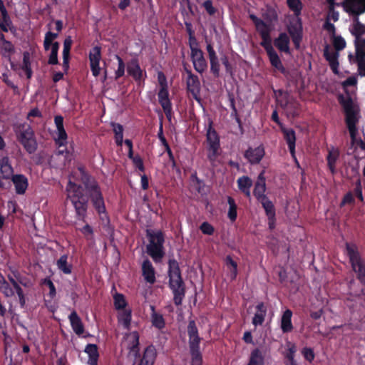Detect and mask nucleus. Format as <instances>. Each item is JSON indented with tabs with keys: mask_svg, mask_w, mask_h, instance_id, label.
I'll use <instances>...</instances> for the list:
<instances>
[{
	"mask_svg": "<svg viewBox=\"0 0 365 365\" xmlns=\"http://www.w3.org/2000/svg\"><path fill=\"white\" fill-rule=\"evenodd\" d=\"M200 230L203 234L207 235H212L215 232L214 227L207 222H202L200 226Z\"/></svg>",
	"mask_w": 365,
	"mask_h": 365,
	"instance_id": "bf43d9fd",
	"label": "nucleus"
},
{
	"mask_svg": "<svg viewBox=\"0 0 365 365\" xmlns=\"http://www.w3.org/2000/svg\"><path fill=\"white\" fill-rule=\"evenodd\" d=\"M41 284L47 286L48 287L49 292H48V295L51 299H53L56 297V289L54 284L53 283V282L51 281V279L49 277H46V278L43 279L41 282Z\"/></svg>",
	"mask_w": 365,
	"mask_h": 365,
	"instance_id": "8fccbe9b",
	"label": "nucleus"
},
{
	"mask_svg": "<svg viewBox=\"0 0 365 365\" xmlns=\"http://www.w3.org/2000/svg\"><path fill=\"white\" fill-rule=\"evenodd\" d=\"M265 155L264 148L262 145L257 148H248L245 152L244 156L252 165L259 164Z\"/></svg>",
	"mask_w": 365,
	"mask_h": 365,
	"instance_id": "aec40b11",
	"label": "nucleus"
},
{
	"mask_svg": "<svg viewBox=\"0 0 365 365\" xmlns=\"http://www.w3.org/2000/svg\"><path fill=\"white\" fill-rule=\"evenodd\" d=\"M323 29L328 31V33L331 36H334L336 34V28L335 26L329 21V19H326Z\"/></svg>",
	"mask_w": 365,
	"mask_h": 365,
	"instance_id": "0e129e2a",
	"label": "nucleus"
},
{
	"mask_svg": "<svg viewBox=\"0 0 365 365\" xmlns=\"http://www.w3.org/2000/svg\"><path fill=\"white\" fill-rule=\"evenodd\" d=\"M186 86L187 91L191 93L192 98L200 102V82L198 76L192 71H187Z\"/></svg>",
	"mask_w": 365,
	"mask_h": 365,
	"instance_id": "2eb2a0df",
	"label": "nucleus"
},
{
	"mask_svg": "<svg viewBox=\"0 0 365 365\" xmlns=\"http://www.w3.org/2000/svg\"><path fill=\"white\" fill-rule=\"evenodd\" d=\"M264 210L267 217L276 215V210L273 202L269 199L268 197H264L263 199L258 200Z\"/></svg>",
	"mask_w": 365,
	"mask_h": 365,
	"instance_id": "58836bf2",
	"label": "nucleus"
},
{
	"mask_svg": "<svg viewBox=\"0 0 365 365\" xmlns=\"http://www.w3.org/2000/svg\"><path fill=\"white\" fill-rule=\"evenodd\" d=\"M187 334L189 336V349L191 357L202 356L200 350L201 338L194 320H190L187 325Z\"/></svg>",
	"mask_w": 365,
	"mask_h": 365,
	"instance_id": "9b49d317",
	"label": "nucleus"
},
{
	"mask_svg": "<svg viewBox=\"0 0 365 365\" xmlns=\"http://www.w3.org/2000/svg\"><path fill=\"white\" fill-rule=\"evenodd\" d=\"M84 351L88 356V364L89 365H97L99 357L98 346L94 344H88L86 346Z\"/></svg>",
	"mask_w": 365,
	"mask_h": 365,
	"instance_id": "7c9ffc66",
	"label": "nucleus"
},
{
	"mask_svg": "<svg viewBox=\"0 0 365 365\" xmlns=\"http://www.w3.org/2000/svg\"><path fill=\"white\" fill-rule=\"evenodd\" d=\"M339 158V151L338 149H332L329 151L327 156V165L332 174L336 173V163Z\"/></svg>",
	"mask_w": 365,
	"mask_h": 365,
	"instance_id": "e433bc0d",
	"label": "nucleus"
},
{
	"mask_svg": "<svg viewBox=\"0 0 365 365\" xmlns=\"http://www.w3.org/2000/svg\"><path fill=\"white\" fill-rule=\"evenodd\" d=\"M68 255L64 254L60 257L56 263L57 268L65 274H71L73 269V265L68 262Z\"/></svg>",
	"mask_w": 365,
	"mask_h": 365,
	"instance_id": "473e14b6",
	"label": "nucleus"
},
{
	"mask_svg": "<svg viewBox=\"0 0 365 365\" xmlns=\"http://www.w3.org/2000/svg\"><path fill=\"white\" fill-rule=\"evenodd\" d=\"M67 198L73 205L78 220L86 222L88 210V198L83 194V188L75 182H68L66 187Z\"/></svg>",
	"mask_w": 365,
	"mask_h": 365,
	"instance_id": "39448f33",
	"label": "nucleus"
},
{
	"mask_svg": "<svg viewBox=\"0 0 365 365\" xmlns=\"http://www.w3.org/2000/svg\"><path fill=\"white\" fill-rule=\"evenodd\" d=\"M190 180L192 182V185L195 187V188L197 190V192H200L202 187L204 186V184L202 180L197 177L196 171H195L190 175Z\"/></svg>",
	"mask_w": 365,
	"mask_h": 365,
	"instance_id": "6e6d98bb",
	"label": "nucleus"
},
{
	"mask_svg": "<svg viewBox=\"0 0 365 365\" xmlns=\"http://www.w3.org/2000/svg\"><path fill=\"white\" fill-rule=\"evenodd\" d=\"M287 32L290 36L294 48L298 50L303 38L302 21L300 17L292 19L287 26Z\"/></svg>",
	"mask_w": 365,
	"mask_h": 365,
	"instance_id": "f8f14e48",
	"label": "nucleus"
},
{
	"mask_svg": "<svg viewBox=\"0 0 365 365\" xmlns=\"http://www.w3.org/2000/svg\"><path fill=\"white\" fill-rule=\"evenodd\" d=\"M266 190V183L255 182L253 194L257 200H262L264 197H267L264 192Z\"/></svg>",
	"mask_w": 365,
	"mask_h": 365,
	"instance_id": "de8ad7c7",
	"label": "nucleus"
},
{
	"mask_svg": "<svg viewBox=\"0 0 365 365\" xmlns=\"http://www.w3.org/2000/svg\"><path fill=\"white\" fill-rule=\"evenodd\" d=\"M113 304L116 310L125 309L128 305L125 296L123 294L118 292L113 295Z\"/></svg>",
	"mask_w": 365,
	"mask_h": 365,
	"instance_id": "79ce46f5",
	"label": "nucleus"
},
{
	"mask_svg": "<svg viewBox=\"0 0 365 365\" xmlns=\"http://www.w3.org/2000/svg\"><path fill=\"white\" fill-rule=\"evenodd\" d=\"M57 137L54 138L55 144L58 147H65L67 145L68 135L65 129L58 130L56 132Z\"/></svg>",
	"mask_w": 365,
	"mask_h": 365,
	"instance_id": "a18cd8bd",
	"label": "nucleus"
},
{
	"mask_svg": "<svg viewBox=\"0 0 365 365\" xmlns=\"http://www.w3.org/2000/svg\"><path fill=\"white\" fill-rule=\"evenodd\" d=\"M50 48L51 53L49 55L48 63L50 65H57L58 63V53L59 50V43L55 41Z\"/></svg>",
	"mask_w": 365,
	"mask_h": 365,
	"instance_id": "37998d69",
	"label": "nucleus"
},
{
	"mask_svg": "<svg viewBox=\"0 0 365 365\" xmlns=\"http://www.w3.org/2000/svg\"><path fill=\"white\" fill-rule=\"evenodd\" d=\"M346 252L353 270L357 273L358 279L365 284V264L362 261L356 245L346 243Z\"/></svg>",
	"mask_w": 365,
	"mask_h": 365,
	"instance_id": "6e6552de",
	"label": "nucleus"
},
{
	"mask_svg": "<svg viewBox=\"0 0 365 365\" xmlns=\"http://www.w3.org/2000/svg\"><path fill=\"white\" fill-rule=\"evenodd\" d=\"M324 56L329 62V66L334 74H339V52L330 51L329 46H326L324 49Z\"/></svg>",
	"mask_w": 365,
	"mask_h": 365,
	"instance_id": "4be33fe9",
	"label": "nucleus"
},
{
	"mask_svg": "<svg viewBox=\"0 0 365 365\" xmlns=\"http://www.w3.org/2000/svg\"><path fill=\"white\" fill-rule=\"evenodd\" d=\"M356 50V58L358 63V69L361 76H365V50Z\"/></svg>",
	"mask_w": 365,
	"mask_h": 365,
	"instance_id": "ea45409f",
	"label": "nucleus"
},
{
	"mask_svg": "<svg viewBox=\"0 0 365 365\" xmlns=\"http://www.w3.org/2000/svg\"><path fill=\"white\" fill-rule=\"evenodd\" d=\"M287 4L296 18L300 17L303 9V4L300 0H287Z\"/></svg>",
	"mask_w": 365,
	"mask_h": 365,
	"instance_id": "a19ab883",
	"label": "nucleus"
},
{
	"mask_svg": "<svg viewBox=\"0 0 365 365\" xmlns=\"http://www.w3.org/2000/svg\"><path fill=\"white\" fill-rule=\"evenodd\" d=\"M127 73L138 83L144 81L146 77V72L141 69L137 58H133L128 62Z\"/></svg>",
	"mask_w": 365,
	"mask_h": 365,
	"instance_id": "4468645a",
	"label": "nucleus"
},
{
	"mask_svg": "<svg viewBox=\"0 0 365 365\" xmlns=\"http://www.w3.org/2000/svg\"><path fill=\"white\" fill-rule=\"evenodd\" d=\"M132 162L136 168H138L141 172H144L145 167L143 160L139 155H135V157L133 158Z\"/></svg>",
	"mask_w": 365,
	"mask_h": 365,
	"instance_id": "e2e57ef3",
	"label": "nucleus"
},
{
	"mask_svg": "<svg viewBox=\"0 0 365 365\" xmlns=\"http://www.w3.org/2000/svg\"><path fill=\"white\" fill-rule=\"evenodd\" d=\"M12 25V21L11 20L10 16L2 18V21H1L0 29L4 31L7 32L9 31V28Z\"/></svg>",
	"mask_w": 365,
	"mask_h": 365,
	"instance_id": "69168bd1",
	"label": "nucleus"
},
{
	"mask_svg": "<svg viewBox=\"0 0 365 365\" xmlns=\"http://www.w3.org/2000/svg\"><path fill=\"white\" fill-rule=\"evenodd\" d=\"M190 58L195 70L197 73L202 74L207 68V63L204 56L203 51L200 48L192 49Z\"/></svg>",
	"mask_w": 365,
	"mask_h": 365,
	"instance_id": "dca6fc26",
	"label": "nucleus"
},
{
	"mask_svg": "<svg viewBox=\"0 0 365 365\" xmlns=\"http://www.w3.org/2000/svg\"><path fill=\"white\" fill-rule=\"evenodd\" d=\"M247 365H266L264 353L258 348L254 349L250 353Z\"/></svg>",
	"mask_w": 365,
	"mask_h": 365,
	"instance_id": "bb28decb",
	"label": "nucleus"
},
{
	"mask_svg": "<svg viewBox=\"0 0 365 365\" xmlns=\"http://www.w3.org/2000/svg\"><path fill=\"white\" fill-rule=\"evenodd\" d=\"M302 354L309 362H312L315 357L314 350L309 347H304L302 350Z\"/></svg>",
	"mask_w": 365,
	"mask_h": 365,
	"instance_id": "052dcab7",
	"label": "nucleus"
},
{
	"mask_svg": "<svg viewBox=\"0 0 365 365\" xmlns=\"http://www.w3.org/2000/svg\"><path fill=\"white\" fill-rule=\"evenodd\" d=\"M142 275L146 282L153 284L155 281V270L151 262L146 259L142 264Z\"/></svg>",
	"mask_w": 365,
	"mask_h": 365,
	"instance_id": "393cba45",
	"label": "nucleus"
},
{
	"mask_svg": "<svg viewBox=\"0 0 365 365\" xmlns=\"http://www.w3.org/2000/svg\"><path fill=\"white\" fill-rule=\"evenodd\" d=\"M16 138L25 150L33 154L37 149V141L33 128L26 123L21 124L16 131Z\"/></svg>",
	"mask_w": 365,
	"mask_h": 365,
	"instance_id": "0eeeda50",
	"label": "nucleus"
},
{
	"mask_svg": "<svg viewBox=\"0 0 365 365\" xmlns=\"http://www.w3.org/2000/svg\"><path fill=\"white\" fill-rule=\"evenodd\" d=\"M337 99L343 108L345 115V123L349 132L351 144L354 145L356 142L358 133L356 125L361 117L359 108L354 103L351 97L349 96H344L343 94H339Z\"/></svg>",
	"mask_w": 365,
	"mask_h": 365,
	"instance_id": "f03ea898",
	"label": "nucleus"
},
{
	"mask_svg": "<svg viewBox=\"0 0 365 365\" xmlns=\"http://www.w3.org/2000/svg\"><path fill=\"white\" fill-rule=\"evenodd\" d=\"M361 25L362 27L357 29L356 23L351 24L349 31L351 35L355 37V49L358 48L359 50H365V38L363 37V35L365 34V23L363 24L361 22Z\"/></svg>",
	"mask_w": 365,
	"mask_h": 365,
	"instance_id": "6ab92c4d",
	"label": "nucleus"
},
{
	"mask_svg": "<svg viewBox=\"0 0 365 365\" xmlns=\"http://www.w3.org/2000/svg\"><path fill=\"white\" fill-rule=\"evenodd\" d=\"M249 18L254 24L256 31L258 32L262 38L260 45L265 50L270 64L272 66L278 70L281 73L286 75L288 72L285 67L283 66L279 55L272 45V28L270 25L264 22L261 19L258 18L254 14H250L249 15Z\"/></svg>",
	"mask_w": 365,
	"mask_h": 365,
	"instance_id": "f257e3e1",
	"label": "nucleus"
},
{
	"mask_svg": "<svg viewBox=\"0 0 365 365\" xmlns=\"http://www.w3.org/2000/svg\"><path fill=\"white\" fill-rule=\"evenodd\" d=\"M7 279L11 283L14 292H16L18 296L21 307L24 308L26 305V297L22 288L20 286L21 284L20 283H18V282L15 280L14 277H11V274H7Z\"/></svg>",
	"mask_w": 365,
	"mask_h": 365,
	"instance_id": "cd10ccee",
	"label": "nucleus"
},
{
	"mask_svg": "<svg viewBox=\"0 0 365 365\" xmlns=\"http://www.w3.org/2000/svg\"><path fill=\"white\" fill-rule=\"evenodd\" d=\"M202 6L210 16H213L217 11V9L212 5V0L205 1Z\"/></svg>",
	"mask_w": 365,
	"mask_h": 365,
	"instance_id": "680f3d73",
	"label": "nucleus"
},
{
	"mask_svg": "<svg viewBox=\"0 0 365 365\" xmlns=\"http://www.w3.org/2000/svg\"><path fill=\"white\" fill-rule=\"evenodd\" d=\"M115 58L118 61V68L115 72V79H118L125 75V64L123 58L120 56L116 54L115 56Z\"/></svg>",
	"mask_w": 365,
	"mask_h": 365,
	"instance_id": "3c124183",
	"label": "nucleus"
},
{
	"mask_svg": "<svg viewBox=\"0 0 365 365\" xmlns=\"http://www.w3.org/2000/svg\"><path fill=\"white\" fill-rule=\"evenodd\" d=\"M73 44V40L71 36H66L63 41V57H69L71 46Z\"/></svg>",
	"mask_w": 365,
	"mask_h": 365,
	"instance_id": "5fc2aeb1",
	"label": "nucleus"
},
{
	"mask_svg": "<svg viewBox=\"0 0 365 365\" xmlns=\"http://www.w3.org/2000/svg\"><path fill=\"white\" fill-rule=\"evenodd\" d=\"M292 317V312L290 309L284 312L281 319V329L283 333L290 332L293 329Z\"/></svg>",
	"mask_w": 365,
	"mask_h": 365,
	"instance_id": "2f4dec72",
	"label": "nucleus"
},
{
	"mask_svg": "<svg viewBox=\"0 0 365 365\" xmlns=\"http://www.w3.org/2000/svg\"><path fill=\"white\" fill-rule=\"evenodd\" d=\"M158 101L161 106L172 104L169 98L168 88H160L158 93Z\"/></svg>",
	"mask_w": 365,
	"mask_h": 365,
	"instance_id": "49530a36",
	"label": "nucleus"
},
{
	"mask_svg": "<svg viewBox=\"0 0 365 365\" xmlns=\"http://www.w3.org/2000/svg\"><path fill=\"white\" fill-rule=\"evenodd\" d=\"M206 141L208 145L207 159L213 164L217 156L220 155L219 150L220 148V136L217 131L213 128V121L208 120V125L206 132Z\"/></svg>",
	"mask_w": 365,
	"mask_h": 365,
	"instance_id": "9d476101",
	"label": "nucleus"
},
{
	"mask_svg": "<svg viewBox=\"0 0 365 365\" xmlns=\"http://www.w3.org/2000/svg\"><path fill=\"white\" fill-rule=\"evenodd\" d=\"M146 235L149 240L147 245V252L155 262H160L165 255L163 244L165 242L164 234L162 231L146 230Z\"/></svg>",
	"mask_w": 365,
	"mask_h": 365,
	"instance_id": "423d86ee",
	"label": "nucleus"
},
{
	"mask_svg": "<svg viewBox=\"0 0 365 365\" xmlns=\"http://www.w3.org/2000/svg\"><path fill=\"white\" fill-rule=\"evenodd\" d=\"M237 187L239 190L247 197H250V189L252 186V180L248 176L243 175L240 177L237 180Z\"/></svg>",
	"mask_w": 365,
	"mask_h": 365,
	"instance_id": "c756f323",
	"label": "nucleus"
},
{
	"mask_svg": "<svg viewBox=\"0 0 365 365\" xmlns=\"http://www.w3.org/2000/svg\"><path fill=\"white\" fill-rule=\"evenodd\" d=\"M227 203L229 205L227 217L232 222H234L237 217V206L235 199L230 196L227 197Z\"/></svg>",
	"mask_w": 365,
	"mask_h": 365,
	"instance_id": "4c0bfd02",
	"label": "nucleus"
},
{
	"mask_svg": "<svg viewBox=\"0 0 365 365\" xmlns=\"http://www.w3.org/2000/svg\"><path fill=\"white\" fill-rule=\"evenodd\" d=\"M81 173V180L91 199V203L99 215L106 213L104 198L97 182L86 173L83 168H79Z\"/></svg>",
	"mask_w": 365,
	"mask_h": 365,
	"instance_id": "20e7f679",
	"label": "nucleus"
},
{
	"mask_svg": "<svg viewBox=\"0 0 365 365\" xmlns=\"http://www.w3.org/2000/svg\"><path fill=\"white\" fill-rule=\"evenodd\" d=\"M294 353H295V348L294 346H292L289 349L288 352L286 355V358L289 361V364L287 365H297V363L294 360Z\"/></svg>",
	"mask_w": 365,
	"mask_h": 365,
	"instance_id": "338daca9",
	"label": "nucleus"
},
{
	"mask_svg": "<svg viewBox=\"0 0 365 365\" xmlns=\"http://www.w3.org/2000/svg\"><path fill=\"white\" fill-rule=\"evenodd\" d=\"M337 6H341L344 11L351 19V24L356 23L357 29L362 27L359 16L365 13V0H344Z\"/></svg>",
	"mask_w": 365,
	"mask_h": 365,
	"instance_id": "1a4fd4ad",
	"label": "nucleus"
},
{
	"mask_svg": "<svg viewBox=\"0 0 365 365\" xmlns=\"http://www.w3.org/2000/svg\"><path fill=\"white\" fill-rule=\"evenodd\" d=\"M1 54L4 57H9L11 54L14 53V46L9 41H6L1 46Z\"/></svg>",
	"mask_w": 365,
	"mask_h": 365,
	"instance_id": "603ef678",
	"label": "nucleus"
},
{
	"mask_svg": "<svg viewBox=\"0 0 365 365\" xmlns=\"http://www.w3.org/2000/svg\"><path fill=\"white\" fill-rule=\"evenodd\" d=\"M152 325L158 329H163L165 327V321L163 316L155 312V306H150Z\"/></svg>",
	"mask_w": 365,
	"mask_h": 365,
	"instance_id": "f704fd0d",
	"label": "nucleus"
},
{
	"mask_svg": "<svg viewBox=\"0 0 365 365\" xmlns=\"http://www.w3.org/2000/svg\"><path fill=\"white\" fill-rule=\"evenodd\" d=\"M3 284L0 285V292L5 297H12L14 296L15 292L13 287H11L9 281L6 280L5 277H1Z\"/></svg>",
	"mask_w": 365,
	"mask_h": 365,
	"instance_id": "c03bdc74",
	"label": "nucleus"
},
{
	"mask_svg": "<svg viewBox=\"0 0 365 365\" xmlns=\"http://www.w3.org/2000/svg\"><path fill=\"white\" fill-rule=\"evenodd\" d=\"M225 263L227 266H231L232 269L231 270V274L232 279L236 278L237 274V263L233 260L230 255H227L225 257Z\"/></svg>",
	"mask_w": 365,
	"mask_h": 365,
	"instance_id": "4d7b16f0",
	"label": "nucleus"
},
{
	"mask_svg": "<svg viewBox=\"0 0 365 365\" xmlns=\"http://www.w3.org/2000/svg\"><path fill=\"white\" fill-rule=\"evenodd\" d=\"M290 38L285 32L279 33L278 37L274 40V46L280 51L287 54L290 53Z\"/></svg>",
	"mask_w": 365,
	"mask_h": 365,
	"instance_id": "b1692460",
	"label": "nucleus"
},
{
	"mask_svg": "<svg viewBox=\"0 0 365 365\" xmlns=\"http://www.w3.org/2000/svg\"><path fill=\"white\" fill-rule=\"evenodd\" d=\"M210 63V72L215 78L220 76V65L217 56L209 58Z\"/></svg>",
	"mask_w": 365,
	"mask_h": 365,
	"instance_id": "09e8293b",
	"label": "nucleus"
},
{
	"mask_svg": "<svg viewBox=\"0 0 365 365\" xmlns=\"http://www.w3.org/2000/svg\"><path fill=\"white\" fill-rule=\"evenodd\" d=\"M157 357V351L153 344L145 348L143 351V356L140 360L134 361L133 365H154Z\"/></svg>",
	"mask_w": 365,
	"mask_h": 365,
	"instance_id": "a211bd4d",
	"label": "nucleus"
},
{
	"mask_svg": "<svg viewBox=\"0 0 365 365\" xmlns=\"http://www.w3.org/2000/svg\"><path fill=\"white\" fill-rule=\"evenodd\" d=\"M169 287L173 294V302L180 306L185 296V284L182 279L179 263L175 259L168 260Z\"/></svg>",
	"mask_w": 365,
	"mask_h": 365,
	"instance_id": "7ed1b4c3",
	"label": "nucleus"
},
{
	"mask_svg": "<svg viewBox=\"0 0 365 365\" xmlns=\"http://www.w3.org/2000/svg\"><path fill=\"white\" fill-rule=\"evenodd\" d=\"M11 179L14 185L16 193L24 195L29 186L27 178L23 174H16Z\"/></svg>",
	"mask_w": 365,
	"mask_h": 365,
	"instance_id": "5701e85b",
	"label": "nucleus"
},
{
	"mask_svg": "<svg viewBox=\"0 0 365 365\" xmlns=\"http://www.w3.org/2000/svg\"><path fill=\"white\" fill-rule=\"evenodd\" d=\"M71 326L73 331L78 336L81 335L84 332V326L81 321V319L78 315L76 311H73L68 316Z\"/></svg>",
	"mask_w": 365,
	"mask_h": 365,
	"instance_id": "a878e982",
	"label": "nucleus"
},
{
	"mask_svg": "<svg viewBox=\"0 0 365 365\" xmlns=\"http://www.w3.org/2000/svg\"><path fill=\"white\" fill-rule=\"evenodd\" d=\"M101 59V48L98 46H94L89 53L90 67L93 76L97 77L100 74L101 68L99 66Z\"/></svg>",
	"mask_w": 365,
	"mask_h": 365,
	"instance_id": "f3484780",
	"label": "nucleus"
},
{
	"mask_svg": "<svg viewBox=\"0 0 365 365\" xmlns=\"http://www.w3.org/2000/svg\"><path fill=\"white\" fill-rule=\"evenodd\" d=\"M0 172L2 178L6 180L11 179L13 175V168L9 163V158H3L0 162Z\"/></svg>",
	"mask_w": 365,
	"mask_h": 365,
	"instance_id": "72a5a7b5",
	"label": "nucleus"
},
{
	"mask_svg": "<svg viewBox=\"0 0 365 365\" xmlns=\"http://www.w3.org/2000/svg\"><path fill=\"white\" fill-rule=\"evenodd\" d=\"M158 81L160 88H168L166 77L162 71L158 73Z\"/></svg>",
	"mask_w": 365,
	"mask_h": 365,
	"instance_id": "774afa93",
	"label": "nucleus"
},
{
	"mask_svg": "<svg viewBox=\"0 0 365 365\" xmlns=\"http://www.w3.org/2000/svg\"><path fill=\"white\" fill-rule=\"evenodd\" d=\"M9 274H11V277H14V279H15V280H16L18 282V283H20L21 285H23L24 287H27V283L26 282V278L24 277L21 274V273L19 272V270H17V269H12Z\"/></svg>",
	"mask_w": 365,
	"mask_h": 365,
	"instance_id": "13d9d810",
	"label": "nucleus"
},
{
	"mask_svg": "<svg viewBox=\"0 0 365 365\" xmlns=\"http://www.w3.org/2000/svg\"><path fill=\"white\" fill-rule=\"evenodd\" d=\"M121 311L118 316V322L123 325L124 329L129 330L132 320V310L131 309H125Z\"/></svg>",
	"mask_w": 365,
	"mask_h": 365,
	"instance_id": "c9c22d12",
	"label": "nucleus"
},
{
	"mask_svg": "<svg viewBox=\"0 0 365 365\" xmlns=\"http://www.w3.org/2000/svg\"><path fill=\"white\" fill-rule=\"evenodd\" d=\"M281 130L284 135L289 153L292 157L297 161L295 156V146H296V134L295 131L292 128H286L284 127L281 128Z\"/></svg>",
	"mask_w": 365,
	"mask_h": 365,
	"instance_id": "412c9836",
	"label": "nucleus"
},
{
	"mask_svg": "<svg viewBox=\"0 0 365 365\" xmlns=\"http://www.w3.org/2000/svg\"><path fill=\"white\" fill-rule=\"evenodd\" d=\"M333 45L336 51L339 52L346 47V41L341 36H333Z\"/></svg>",
	"mask_w": 365,
	"mask_h": 365,
	"instance_id": "864d4df0",
	"label": "nucleus"
},
{
	"mask_svg": "<svg viewBox=\"0 0 365 365\" xmlns=\"http://www.w3.org/2000/svg\"><path fill=\"white\" fill-rule=\"evenodd\" d=\"M139 338V334L136 331L130 332L125 335V339L127 341V349L129 350L130 354H132L134 356L135 361L140 360V357L143 356V353H140Z\"/></svg>",
	"mask_w": 365,
	"mask_h": 365,
	"instance_id": "ddd939ff",
	"label": "nucleus"
},
{
	"mask_svg": "<svg viewBox=\"0 0 365 365\" xmlns=\"http://www.w3.org/2000/svg\"><path fill=\"white\" fill-rule=\"evenodd\" d=\"M256 310L257 312L252 318V324L255 327L263 324L267 313V307L264 302H259L256 306Z\"/></svg>",
	"mask_w": 365,
	"mask_h": 365,
	"instance_id": "c85d7f7f",
	"label": "nucleus"
}]
</instances>
